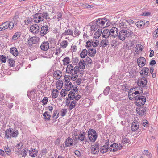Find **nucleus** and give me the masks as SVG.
Returning a JSON list of instances; mask_svg holds the SVG:
<instances>
[{"mask_svg":"<svg viewBox=\"0 0 158 158\" xmlns=\"http://www.w3.org/2000/svg\"><path fill=\"white\" fill-rule=\"evenodd\" d=\"M47 16L48 13L46 12L37 13L34 15L33 19L35 22L38 23L43 21L45 18L47 19Z\"/></svg>","mask_w":158,"mask_h":158,"instance_id":"f257e3e1","label":"nucleus"},{"mask_svg":"<svg viewBox=\"0 0 158 158\" xmlns=\"http://www.w3.org/2000/svg\"><path fill=\"white\" fill-rule=\"evenodd\" d=\"M5 133V137L6 138L11 139L12 137H17L18 133L17 131L10 128L6 130Z\"/></svg>","mask_w":158,"mask_h":158,"instance_id":"f03ea898","label":"nucleus"},{"mask_svg":"<svg viewBox=\"0 0 158 158\" xmlns=\"http://www.w3.org/2000/svg\"><path fill=\"white\" fill-rule=\"evenodd\" d=\"M88 135L91 142H94L98 137L97 133L96 131L92 129H90L88 131Z\"/></svg>","mask_w":158,"mask_h":158,"instance_id":"7ed1b4c3","label":"nucleus"},{"mask_svg":"<svg viewBox=\"0 0 158 158\" xmlns=\"http://www.w3.org/2000/svg\"><path fill=\"white\" fill-rule=\"evenodd\" d=\"M79 68H80L78 66H76L74 68H73L74 73H73L72 74H71V76H69L71 78V80L73 81L76 80L77 79L78 77L77 73L79 72Z\"/></svg>","mask_w":158,"mask_h":158,"instance_id":"20e7f679","label":"nucleus"},{"mask_svg":"<svg viewBox=\"0 0 158 158\" xmlns=\"http://www.w3.org/2000/svg\"><path fill=\"white\" fill-rule=\"evenodd\" d=\"M105 21H104L101 19L99 18L97 20H94L91 23L92 24L95 23L96 25L98 27H102L103 25H104L105 23Z\"/></svg>","mask_w":158,"mask_h":158,"instance_id":"39448f33","label":"nucleus"},{"mask_svg":"<svg viewBox=\"0 0 158 158\" xmlns=\"http://www.w3.org/2000/svg\"><path fill=\"white\" fill-rule=\"evenodd\" d=\"M147 79L145 77H142L141 79L138 81L137 84L138 86L141 87H145L147 84Z\"/></svg>","mask_w":158,"mask_h":158,"instance_id":"423d86ee","label":"nucleus"},{"mask_svg":"<svg viewBox=\"0 0 158 158\" xmlns=\"http://www.w3.org/2000/svg\"><path fill=\"white\" fill-rule=\"evenodd\" d=\"M118 33V29L115 27H113L110 30V34L111 37H112L113 38H115L116 37H117Z\"/></svg>","mask_w":158,"mask_h":158,"instance_id":"0eeeda50","label":"nucleus"},{"mask_svg":"<svg viewBox=\"0 0 158 158\" xmlns=\"http://www.w3.org/2000/svg\"><path fill=\"white\" fill-rule=\"evenodd\" d=\"M49 32L48 26L46 25L42 26L40 31V35L42 36L45 35Z\"/></svg>","mask_w":158,"mask_h":158,"instance_id":"6e6552de","label":"nucleus"},{"mask_svg":"<svg viewBox=\"0 0 158 158\" xmlns=\"http://www.w3.org/2000/svg\"><path fill=\"white\" fill-rule=\"evenodd\" d=\"M39 27L36 24H34L31 26L30 28L31 31L34 34H37L39 31Z\"/></svg>","mask_w":158,"mask_h":158,"instance_id":"1a4fd4ad","label":"nucleus"},{"mask_svg":"<svg viewBox=\"0 0 158 158\" xmlns=\"http://www.w3.org/2000/svg\"><path fill=\"white\" fill-rule=\"evenodd\" d=\"M146 60L144 57H140L137 59L138 65L140 67H142L146 64Z\"/></svg>","mask_w":158,"mask_h":158,"instance_id":"9d476101","label":"nucleus"},{"mask_svg":"<svg viewBox=\"0 0 158 158\" xmlns=\"http://www.w3.org/2000/svg\"><path fill=\"white\" fill-rule=\"evenodd\" d=\"M146 108L145 107H142L138 108L137 109V112L138 114L139 115H143L146 114Z\"/></svg>","mask_w":158,"mask_h":158,"instance_id":"9b49d317","label":"nucleus"},{"mask_svg":"<svg viewBox=\"0 0 158 158\" xmlns=\"http://www.w3.org/2000/svg\"><path fill=\"white\" fill-rule=\"evenodd\" d=\"M38 151L35 148H32L29 151V155L32 157H35L36 156L38 153Z\"/></svg>","mask_w":158,"mask_h":158,"instance_id":"f8f14e48","label":"nucleus"},{"mask_svg":"<svg viewBox=\"0 0 158 158\" xmlns=\"http://www.w3.org/2000/svg\"><path fill=\"white\" fill-rule=\"evenodd\" d=\"M49 48V43L48 41H44L40 46V48L44 51H47Z\"/></svg>","mask_w":158,"mask_h":158,"instance_id":"ddd939ff","label":"nucleus"},{"mask_svg":"<svg viewBox=\"0 0 158 158\" xmlns=\"http://www.w3.org/2000/svg\"><path fill=\"white\" fill-rule=\"evenodd\" d=\"M53 75L54 78L58 80L61 78L62 76V73L60 71L57 70L54 71Z\"/></svg>","mask_w":158,"mask_h":158,"instance_id":"4468645a","label":"nucleus"},{"mask_svg":"<svg viewBox=\"0 0 158 158\" xmlns=\"http://www.w3.org/2000/svg\"><path fill=\"white\" fill-rule=\"evenodd\" d=\"M126 36L125 31H124L123 29L122 30L119 32L118 35L119 39L122 41H124L127 38V37Z\"/></svg>","mask_w":158,"mask_h":158,"instance_id":"2eb2a0df","label":"nucleus"},{"mask_svg":"<svg viewBox=\"0 0 158 158\" xmlns=\"http://www.w3.org/2000/svg\"><path fill=\"white\" fill-rule=\"evenodd\" d=\"M118 148V145L116 143H114L110 146L109 150L110 151L114 152L117 150Z\"/></svg>","mask_w":158,"mask_h":158,"instance_id":"dca6fc26","label":"nucleus"},{"mask_svg":"<svg viewBox=\"0 0 158 158\" xmlns=\"http://www.w3.org/2000/svg\"><path fill=\"white\" fill-rule=\"evenodd\" d=\"M88 55L91 57H93L96 53V50L93 48H90L88 49Z\"/></svg>","mask_w":158,"mask_h":158,"instance_id":"f3484780","label":"nucleus"},{"mask_svg":"<svg viewBox=\"0 0 158 158\" xmlns=\"http://www.w3.org/2000/svg\"><path fill=\"white\" fill-rule=\"evenodd\" d=\"M10 53L15 56H16L19 54L18 51L15 47H12L10 51Z\"/></svg>","mask_w":158,"mask_h":158,"instance_id":"a211bd4d","label":"nucleus"},{"mask_svg":"<svg viewBox=\"0 0 158 158\" xmlns=\"http://www.w3.org/2000/svg\"><path fill=\"white\" fill-rule=\"evenodd\" d=\"M73 139L70 137H68L66 140L65 146L70 147L73 145Z\"/></svg>","mask_w":158,"mask_h":158,"instance_id":"6ab92c4d","label":"nucleus"},{"mask_svg":"<svg viewBox=\"0 0 158 158\" xmlns=\"http://www.w3.org/2000/svg\"><path fill=\"white\" fill-rule=\"evenodd\" d=\"M73 35V31L72 30L68 27L67 28L64 32L62 34L63 35Z\"/></svg>","mask_w":158,"mask_h":158,"instance_id":"aec40b11","label":"nucleus"},{"mask_svg":"<svg viewBox=\"0 0 158 158\" xmlns=\"http://www.w3.org/2000/svg\"><path fill=\"white\" fill-rule=\"evenodd\" d=\"M139 123H138L133 122L131 126V129L132 131H136L139 127Z\"/></svg>","mask_w":158,"mask_h":158,"instance_id":"412c9836","label":"nucleus"},{"mask_svg":"<svg viewBox=\"0 0 158 158\" xmlns=\"http://www.w3.org/2000/svg\"><path fill=\"white\" fill-rule=\"evenodd\" d=\"M73 67L71 64L67 65L66 68V72L68 74H72L73 73Z\"/></svg>","mask_w":158,"mask_h":158,"instance_id":"4be33fe9","label":"nucleus"},{"mask_svg":"<svg viewBox=\"0 0 158 158\" xmlns=\"http://www.w3.org/2000/svg\"><path fill=\"white\" fill-rule=\"evenodd\" d=\"M110 35V31L109 29H105L103 31L102 35L103 37L107 38Z\"/></svg>","mask_w":158,"mask_h":158,"instance_id":"5701e85b","label":"nucleus"},{"mask_svg":"<svg viewBox=\"0 0 158 158\" xmlns=\"http://www.w3.org/2000/svg\"><path fill=\"white\" fill-rule=\"evenodd\" d=\"M98 27L96 25L94 26V25H92L90 27V29H89V35L92 36L95 30L97 29Z\"/></svg>","mask_w":158,"mask_h":158,"instance_id":"b1692460","label":"nucleus"},{"mask_svg":"<svg viewBox=\"0 0 158 158\" xmlns=\"http://www.w3.org/2000/svg\"><path fill=\"white\" fill-rule=\"evenodd\" d=\"M36 37H33L30 38L28 40V43L30 46H31L33 44H35L36 42L35 39Z\"/></svg>","mask_w":158,"mask_h":158,"instance_id":"393cba45","label":"nucleus"},{"mask_svg":"<svg viewBox=\"0 0 158 158\" xmlns=\"http://www.w3.org/2000/svg\"><path fill=\"white\" fill-rule=\"evenodd\" d=\"M7 62L9 64V65L11 67H14L15 65V61L12 58L7 57Z\"/></svg>","mask_w":158,"mask_h":158,"instance_id":"a878e982","label":"nucleus"},{"mask_svg":"<svg viewBox=\"0 0 158 158\" xmlns=\"http://www.w3.org/2000/svg\"><path fill=\"white\" fill-rule=\"evenodd\" d=\"M69 43L67 40H64L60 43V48L62 49L65 48L67 46Z\"/></svg>","mask_w":158,"mask_h":158,"instance_id":"bb28decb","label":"nucleus"},{"mask_svg":"<svg viewBox=\"0 0 158 158\" xmlns=\"http://www.w3.org/2000/svg\"><path fill=\"white\" fill-rule=\"evenodd\" d=\"M102 31V29H98L94 33V37L95 38H98L101 36Z\"/></svg>","mask_w":158,"mask_h":158,"instance_id":"cd10ccee","label":"nucleus"},{"mask_svg":"<svg viewBox=\"0 0 158 158\" xmlns=\"http://www.w3.org/2000/svg\"><path fill=\"white\" fill-rule=\"evenodd\" d=\"M88 51L86 49H83L81 53L80 54L81 57L82 58H84L88 54Z\"/></svg>","mask_w":158,"mask_h":158,"instance_id":"c85d7f7f","label":"nucleus"},{"mask_svg":"<svg viewBox=\"0 0 158 158\" xmlns=\"http://www.w3.org/2000/svg\"><path fill=\"white\" fill-rule=\"evenodd\" d=\"M59 93L58 90L56 89H54L52 90V97L54 98H56L58 96V93Z\"/></svg>","mask_w":158,"mask_h":158,"instance_id":"c756f323","label":"nucleus"},{"mask_svg":"<svg viewBox=\"0 0 158 158\" xmlns=\"http://www.w3.org/2000/svg\"><path fill=\"white\" fill-rule=\"evenodd\" d=\"M109 149V147L105 146H102L100 149V151L101 153H104L107 152L108 150Z\"/></svg>","mask_w":158,"mask_h":158,"instance_id":"7c9ffc66","label":"nucleus"},{"mask_svg":"<svg viewBox=\"0 0 158 158\" xmlns=\"http://www.w3.org/2000/svg\"><path fill=\"white\" fill-rule=\"evenodd\" d=\"M91 153L93 154H97L99 152V149L93 146L91 147Z\"/></svg>","mask_w":158,"mask_h":158,"instance_id":"2f4dec72","label":"nucleus"},{"mask_svg":"<svg viewBox=\"0 0 158 158\" xmlns=\"http://www.w3.org/2000/svg\"><path fill=\"white\" fill-rule=\"evenodd\" d=\"M44 117V118L46 121H48L50 119L51 116L48 113V112L46 111L43 114Z\"/></svg>","mask_w":158,"mask_h":158,"instance_id":"473e14b6","label":"nucleus"},{"mask_svg":"<svg viewBox=\"0 0 158 158\" xmlns=\"http://www.w3.org/2000/svg\"><path fill=\"white\" fill-rule=\"evenodd\" d=\"M61 29V27L57 26H56L53 30V33L55 34H59Z\"/></svg>","mask_w":158,"mask_h":158,"instance_id":"72a5a7b5","label":"nucleus"},{"mask_svg":"<svg viewBox=\"0 0 158 158\" xmlns=\"http://www.w3.org/2000/svg\"><path fill=\"white\" fill-rule=\"evenodd\" d=\"M123 30L125 31L126 36L127 37V38L131 37L133 33V32L132 31L128 30L127 29H126Z\"/></svg>","mask_w":158,"mask_h":158,"instance_id":"f704fd0d","label":"nucleus"},{"mask_svg":"<svg viewBox=\"0 0 158 158\" xmlns=\"http://www.w3.org/2000/svg\"><path fill=\"white\" fill-rule=\"evenodd\" d=\"M149 69L148 67H143L142 70H141V72H143L144 73L143 74V77L146 76L148 75L149 73Z\"/></svg>","mask_w":158,"mask_h":158,"instance_id":"c9c22d12","label":"nucleus"},{"mask_svg":"<svg viewBox=\"0 0 158 158\" xmlns=\"http://www.w3.org/2000/svg\"><path fill=\"white\" fill-rule=\"evenodd\" d=\"M101 43L102 44V46L103 47H105L109 44L108 40L106 38L101 41Z\"/></svg>","mask_w":158,"mask_h":158,"instance_id":"e433bc0d","label":"nucleus"},{"mask_svg":"<svg viewBox=\"0 0 158 158\" xmlns=\"http://www.w3.org/2000/svg\"><path fill=\"white\" fill-rule=\"evenodd\" d=\"M8 23L6 22L2 23L1 25H0V31L4 30L7 29V26Z\"/></svg>","mask_w":158,"mask_h":158,"instance_id":"4c0bfd02","label":"nucleus"},{"mask_svg":"<svg viewBox=\"0 0 158 158\" xmlns=\"http://www.w3.org/2000/svg\"><path fill=\"white\" fill-rule=\"evenodd\" d=\"M84 63V60L83 59L81 60L78 64L79 68L81 69H85Z\"/></svg>","mask_w":158,"mask_h":158,"instance_id":"58836bf2","label":"nucleus"},{"mask_svg":"<svg viewBox=\"0 0 158 158\" xmlns=\"http://www.w3.org/2000/svg\"><path fill=\"white\" fill-rule=\"evenodd\" d=\"M85 136V132H83L82 133L79 135L78 139H79V140L80 141H83L84 140Z\"/></svg>","mask_w":158,"mask_h":158,"instance_id":"ea45409f","label":"nucleus"},{"mask_svg":"<svg viewBox=\"0 0 158 158\" xmlns=\"http://www.w3.org/2000/svg\"><path fill=\"white\" fill-rule=\"evenodd\" d=\"M6 23H8L7 26V28H8L10 30L12 29L14 26V25H15L14 24V22H10L9 21L6 22Z\"/></svg>","mask_w":158,"mask_h":158,"instance_id":"a19ab883","label":"nucleus"},{"mask_svg":"<svg viewBox=\"0 0 158 158\" xmlns=\"http://www.w3.org/2000/svg\"><path fill=\"white\" fill-rule=\"evenodd\" d=\"M144 22L143 21H139L136 23V25L137 27L139 28H141L142 26H143Z\"/></svg>","mask_w":158,"mask_h":158,"instance_id":"79ce46f5","label":"nucleus"},{"mask_svg":"<svg viewBox=\"0 0 158 158\" xmlns=\"http://www.w3.org/2000/svg\"><path fill=\"white\" fill-rule=\"evenodd\" d=\"M77 102V101H76V100H73L71 102L69 106V109L70 110H72L73 108L75 107L76 103Z\"/></svg>","mask_w":158,"mask_h":158,"instance_id":"37998d69","label":"nucleus"},{"mask_svg":"<svg viewBox=\"0 0 158 158\" xmlns=\"http://www.w3.org/2000/svg\"><path fill=\"white\" fill-rule=\"evenodd\" d=\"M20 36V34L19 32H16L15 33L14 35L13 36L12 39L14 40H16L19 38Z\"/></svg>","mask_w":158,"mask_h":158,"instance_id":"c03bdc74","label":"nucleus"},{"mask_svg":"<svg viewBox=\"0 0 158 158\" xmlns=\"http://www.w3.org/2000/svg\"><path fill=\"white\" fill-rule=\"evenodd\" d=\"M28 150L26 148H24L21 151V154L22 157H25L26 156Z\"/></svg>","mask_w":158,"mask_h":158,"instance_id":"a18cd8bd","label":"nucleus"},{"mask_svg":"<svg viewBox=\"0 0 158 158\" xmlns=\"http://www.w3.org/2000/svg\"><path fill=\"white\" fill-rule=\"evenodd\" d=\"M125 29H127L128 30L132 31L133 32L134 31H135V28L134 27L129 25L127 26V27H126V28Z\"/></svg>","mask_w":158,"mask_h":158,"instance_id":"49530a36","label":"nucleus"},{"mask_svg":"<svg viewBox=\"0 0 158 158\" xmlns=\"http://www.w3.org/2000/svg\"><path fill=\"white\" fill-rule=\"evenodd\" d=\"M110 88L109 86L107 87L103 91V93L105 95H107L110 91Z\"/></svg>","mask_w":158,"mask_h":158,"instance_id":"de8ad7c7","label":"nucleus"},{"mask_svg":"<svg viewBox=\"0 0 158 158\" xmlns=\"http://www.w3.org/2000/svg\"><path fill=\"white\" fill-rule=\"evenodd\" d=\"M143 152L144 155H146L148 157L151 158L152 156V154L148 150H144Z\"/></svg>","mask_w":158,"mask_h":158,"instance_id":"09e8293b","label":"nucleus"},{"mask_svg":"<svg viewBox=\"0 0 158 158\" xmlns=\"http://www.w3.org/2000/svg\"><path fill=\"white\" fill-rule=\"evenodd\" d=\"M92 44H93V42H91L90 41H87L86 43V47L88 49H90V47L92 45Z\"/></svg>","mask_w":158,"mask_h":158,"instance_id":"8fccbe9b","label":"nucleus"},{"mask_svg":"<svg viewBox=\"0 0 158 158\" xmlns=\"http://www.w3.org/2000/svg\"><path fill=\"white\" fill-rule=\"evenodd\" d=\"M5 148L4 150L6 153L8 155H10L11 151V150L10 149V148L8 147H5Z\"/></svg>","mask_w":158,"mask_h":158,"instance_id":"3c124183","label":"nucleus"},{"mask_svg":"<svg viewBox=\"0 0 158 158\" xmlns=\"http://www.w3.org/2000/svg\"><path fill=\"white\" fill-rule=\"evenodd\" d=\"M0 59L2 62L5 63L6 60V58L5 56L3 55H0Z\"/></svg>","mask_w":158,"mask_h":158,"instance_id":"603ef678","label":"nucleus"},{"mask_svg":"<svg viewBox=\"0 0 158 158\" xmlns=\"http://www.w3.org/2000/svg\"><path fill=\"white\" fill-rule=\"evenodd\" d=\"M70 59L68 57H66L63 60L64 64H68L69 63Z\"/></svg>","mask_w":158,"mask_h":158,"instance_id":"864d4df0","label":"nucleus"},{"mask_svg":"<svg viewBox=\"0 0 158 158\" xmlns=\"http://www.w3.org/2000/svg\"><path fill=\"white\" fill-rule=\"evenodd\" d=\"M130 142V141L129 139L126 138H123L122 141V142L123 144H126L129 143Z\"/></svg>","mask_w":158,"mask_h":158,"instance_id":"5fc2aeb1","label":"nucleus"},{"mask_svg":"<svg viewBox=\"0 0 158 158\" xmlns=\"http://www.w3.org/2000/svg\"><path fill=\"white\" fill-rule=\"evenodd\" d=\"M61 114L62 116H65L67 113L66 109H63L61 111Z\"/></svg>","mask_w":158,"mask_h":158,"instance_id":"6e6d98bb","label":"nucleus"},{"mask_svg":"<svg viewBox=\"0 0 158 158\" xmlns=\"http://www.w3.org/2000/svg\"><path fill=\"white\" fill-rule=\"evenodd\" d=\"M66 91V89H62L61 90L60 92V94L62 96V97H64L66 96V94H67V93L65 92Z\"/></svg>","mask_w":158,"mask_h":158,"instance_id":"4d7b16f0","label":"nucleus"},{"mask_svg":"<svg viewBox=\"0 0 158 158\" xmlns=\"http://www.w3.org/2000/svg\"><path fill=\"white\" fill-rule=\"evenodd\" d=\"M86 62L89 64H92V60L89 57H88L86 58V59H85Z\"/></svg>","mask_w":158,"mask_h":158,"instance_id":"13d9d810","label":"nucleus"},{"mask_svg":"<svg viewBox=\"0 0 158 158\" xmlns=\"http://www.w3.org/2000/svg\"><path fill=\"white\" fill-rule=\"evenodd\" d=\"M18 17V16L16 15L15 17L13 19L12 22H14V24L15 25H17L18 23V20L17 19V18Z\"/></svg>","mask_w":158,"mask_h":158,"instance_id":"bf43d9fd","label":"nucleus"},{"mask_svg":"<svg viewBox=\"0 0 158 158\" xmlns=\"http://www.w3.org/2000/svg\"><path fill=\"white\" fill-rule=\"evenodd\" d=\"M140 100L142 101V105H144L146 101V99L145 97L143 96H141L140 98Z\"/></svg>","mask_w":158,"mask_h":158,"instance_id":"052dcab7","label":"nucleus"},{"mask_svg":"<svg viewBox=\"0 0 158 158\" xmlns=\"http://www.w3.org/2000/svg\"><path fill=\"white\" fill-rule=\"evenodd\" d=\"M74 33L76 35L78 36L80 34L81 32L78 29L75 28V30L74 31Z\"/></svg>","mask_w":158,"mask_h":158,"instance_id":"680f3d73","label":"nucleus"},{"mask_svg":"<svg viewBox=\"0 0 158 158\" xmlns=\"http://www.w3.org/2000/svg\"><path fill=\"white\" fill-rule=\"evenodd\" d=\"M135 103L136 104L137 106H141L142 105V106L143 105H142V102H141L140 100L138 101L135 102Z\"/></svg>","mask_w":158,"mask_h":158,"instance_id":"e2e57ef3","label":"nucleus"},{"mask_svg":"<svg viewBox=\"0 0 158 158\" xmlns=\"http://www.w3.org/2000/svg\"><path fill=\"white\" fill-rule=\"evenodd\" d=\"M119 26L121 27L124 28V29H125L126 27H127V26L125 25V23L123 22H121Z\"/></svg>","mask_w":158,"mask_h":158,"instance_id":"0e129e2a","label":"nucleus"},{"mask_svg":"<svg viewBox=\"0 0 158 158\" xmlns=\"http://www.w3.org/2000/svg\"><path fill=\"white\" fill-rule=\"evenodd\" d=\"M48 101V99L47 97H44L43 100L41 101L43 103L44 105H45L47 103Z\"/></svg>","mask_w":158,"mask_h":158,"instance_id":"69168bd1","label":"nucleus"},{"mask_svg":"<svg viewBox=\"0 0 158 158\" xmlns=\"http://www.w3.org/2000/svg\"><path fill=\"white\" fill-rule=\"evenodd\" d=\"M153 36L156 38L158 36V28L154 31Z\"/></svg>","mask_w":158,"mask_h":158,"instance_id":"338daca9","label":"nucleus"},{"mask_svg":"<svg viewBox=\"0 0 158 158\" xmlns=\"http://www.w3.org/2000/svg\"><path fill=\"white\" fill-rule=\"evenodd\" d=\"M57 18L58 19V21H60V20L62 19V14L60 13H58L57 15Z\"/></svg>","mask_w":158,"mask_h":158,"instance_id":"774afa93","label":"nucleus"}]
</instances>
